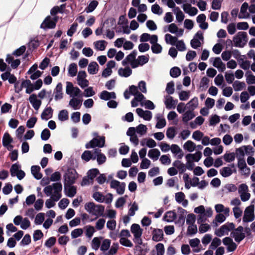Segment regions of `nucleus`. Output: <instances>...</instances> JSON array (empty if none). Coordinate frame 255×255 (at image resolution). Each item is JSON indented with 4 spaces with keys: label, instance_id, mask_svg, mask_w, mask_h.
<instances>
[{
    "label": "nucleus",
    "instance_id": "obj_60",
    "mask_svg": "<svg viewBox=\"0 0 255 255\" xmlns=\"http://www.w3.org/2000/svg\"><path fill=\"white\" fill-rule=\"evenodd\" d=\"M45 219V214L44 213H39L35 218L34 223L35 225H41Z\"/></svg>",
    "mask_w": 255,
    "mask_h": 255
},
{
    "label": "nucleus",
    "instance_id": "obj_22",
    "mask_svg": "<svg viewBox=\"0 0 255 255\" xmlns=\"http://www.w3.org/2000/svg\"><path fill=\"white\" fill-rule=\"evenodd\" d=\"M152 240L155 242H159L163 239V232L160 229H153L152 233Z\"/></svg>",
    "mask_w": 255,
    "mask_h": 255
},
{
    "label": "nucleus",
    "instance_id": "obj_48",
    "mask_svg": "<svg viewBox=\"0 0 255 255\" xmlns=\"http://www.w3.org/2000/svg\"><path fill=\"white\" fill-rule=\"evenodd\" d=\"M173 11L176 15V18L177 21L179 22H181L184 18V15L183 12L178 7H175L174 9H173Z\"/></svg>",
    "mask_w": 255,
    "mask_h": 255
},
{
    "label": "nucleus",
    "instance_id": "obj_50",
    "mask_svg": "<svg viewBox=\"0 0 255 255\" xmlns=\"http://www.w3.org/2000/svg\"><path fill=\"white\" fill-rule=\"evenodd\" d=\"M185 157L189 158L193 161L198 162L202 157V153L200 151H197L194 154L189 153L186 155Z\"/></svg>",
    "mask_w": 255,
    "mask_h": 255
},
{
    "label": "nucleus",
    "instance_id": "obj_34",
    "mask_svg": "<svg viewBox=\"0 0 255 255\" xmlns=\"http://www.w3.org/2000/svg\"><path fill=\"white\" fill-rule=\"evenodd\" d=\"M100 98L104 100L107 101L111 99L116 98V95L115 92H109L107 91H103L100 95Z\"/></svg>",
    "mask_w": 255,
    "mask_h": 255
},
{
    "label": "nucleus",
    "instance_id": "obj_24",
    "mask_svg": "<svg viewBox=\"0 0 255 255\" xmlns=\"http://www.w3.org/2000/svg\"><path fill=\"white\" fill-rule=\"evenodd\" d=\"M136 112L139 117L143 118L144 120L150 121L152 118V113L149 111H143L141 108H137Z\"/></svg>",
    "mask_w": 255,
    "mask_h": 255
},
{
    "label": "nucleus",
    "instance_id": "obj_30",
    "mask_svg": "<svg viewBox=\"0 0 255 255\" xmlns=\"http://www.w3.org/2000/svg\"><path fill=\"white\" fill-rule=\"evenodd\" d=\"M82 100L77 98H72L70 99L69 105L74 110H79L82 106Z\"/></svg>",
    "mask_w": 255,
    "mask_h": 255
},
{
    "label": "nucleus",
    "instance_id": "obj_53",
    "mask_svg": "<svg viewBox=\"0 0 255 255\" xmlns=\"http://www.w3.org/2000/svg\"><path fill=\"white\" fill-rule=\"evenodd\" d=\"M85 234L87 238H91L96 232V229L91 225L86 226L84 228Z\"/></svg>",
    "mask_w": 255,
    "mask_h": 255
},
{
    "label": "nucleus",
    "instance_id": "obj_33",
    "mask_svg": "<svg viewBox=\"0 0 255 255\" xmlns=\"http://www.w3.org/2000/svg\"><path fill=\"white\" fill-rule=\"evenodd\" d=\"M111 241L108 239L103 238L100 250L104 253H106L110 249Z\"/></svg>",
    "mask_w": 255,
    "mask_h": 255
},
{
    "label": "nucleus",
    "instance_id": "obj_19",
    "mask_svg": "<svg viewBox=\"0 0 255 255\" xmlns=\"http://www.w3.org/2000/svg\"><path fill=\"white\" fill-rule=\"evenodd\" d=\"M127 134L130 137L129 140L131 142L136 146L138 144L139 139L136 133L134 132V127H130L127 131Z\"/></svg>",
    "mask_w": 255,
    "mask_h": 255
},
{
    "label": "nucleus",
    "instance_id": "obj_52",
    "mask_svg": "<svg viewBox=\"0 0 255 255\" xmlns=\"http://www.w3.org/2000/svg\"><path fill=\"white\" fill-rule=\"evenodd\" d=\"M81 158L85 161L88 162L90 159L95 160L96 157L93 156L91 151L86 150L82 153Z\"/></svg>",
    "mask_w": 255,
    "mask_h": 255
},
{
    "label": "nucleus",
    "instance_id": "obj_14",
    "mask_svg": "<svg viewBox=\"0 0 255 255\" xmlns=\"http://www.w3.org/2000/svg\"><path fill=\"white\" fill-rule=\"evenodd\" d=\"M126 186L125 182H120L116 180H113L110 182V187L116 190L117 194L119 195H122L124 193Z\"/></svg>",
    "mask_w": 255,
    "mask_h": 255
},
{
    "label": "nucleus",
    "instance_id": "obj_49",
    "mask_svg": "<svg viewBox=\"0 0 255 255\" xmlns=\"http://www.w3.org/2000/svg\"><path fill=\"white\" fill-rule=\"evenodd\" d=\"M195 115L193 111L188 110L182 116V121L184 123H187L195 117Z\"/></svg>",
    "mask_w": 255,
    "mask_h": 255
},
{
    "label": "nucleus",
    "instance_id": "obj_42",
    "mask_svg": "<svg viewBox=\"0 0 255 255\" xmlns=\"http://www.w3.org/2000/svg\"><path fill=\"white\" fill-rule=\"evenodd\" d=\"M134 132L137 133L140 136L145 134L147 130L146 126L143 124H139L136 127H134Z\"/></svg>",
    "mask_w": 255,
    "mask_h": 255
},
{
    "label": "nucleus",
    "instance_id": "obj_37",
    "mask_svg": "<svg viewBox=\"0 0 255 255\" xmlns=\"http://www.w3.org/2000/svg\"><path fill=\"white\" fill-rule=\"evenodd\" d=\"M176 218V213L174 211L167 212L163 217V220L167 222H172Z\"/></svg>",
    "mask_w": 255,
    "mask_h": 255
},
{
    "label": "nucleus",
    "instance_id": "obj_9",
    "mask_svg": "<svg viewBox=\"0 0 255 255\" xmlns=\"http://www.w3.org/2000/svg\"><path fill=\"white\" fill-rule=\"evenodd\" d=\"M66 93L70 97L74 98L79 96L81 93V91L78 87H74L71 82H67Z\"/></svg>",
    "mask_w": 255,
    "mask_h": 255
},
{
    "label": "nucleus",
    "instance_id": "obj_38",
    "mask_svg": "<svg viewBox=\"0 0 255 255\" xmlns=\"http://www.w3.org/2000/svg\"><path fill=\"white\" fill-rule=\"evenodd\" d=\"M23 85L24 88L26 89L25 93L26 94H30L35 90L33 84L29 80H23Z\"/></svg>",
    "mask_w": 255,
    "mask_h": 255
},
{
    "label": "nucleus",
    "instance_id": "obj_13",
    "mask_svg": "<svg viewBox=\"0 0 255 255\" xmlns=\"http://www.w3.org/2000/svg\"><path fill=\"white\" fill-rule=\"evenodd\" d=\"M57 20V16H55L54 17H51L48 16L41 23L40 27L43 29L54 28L56 26Z\"/></svg>",
    "mask_w": 255,
    "mask_h": 255
},
{
    "label": "nucleus",
    "instance_id": "obj_23",
    "mask_svg": "<svg viewBox=\"0 0 255 255\" xmlns=\"http://www.w3.org/2000/svg\"><path fill=\"white\" fill-rule=\"evenodd\" d=\"M175 201L179 204H181L184 207H186L188 205V201L185 199V195L184 193L179 192L175 194Z\"/></svg>",
    "mask_w": 255,
    "mask_h": 255
},
{
    "label": "nucleus",
    "instance_id": "obj_58",
    "mask_svg": "<svg viewBox=\"0 0 255 255\" xmlns=\"http://www.w3.org/2000/svg\"><path fill=\"white\" fill-rule=\"evenodd\" d=\"M233 87L235 91L242 90L245 87V83L239 81H236L233 84Z\"/></svg>",
    "mask_w": 255,
    "mask_h": 255
},
{
    "label": "nucleus",
    "instance_id": "obj_63",
    "mask_svg": "<svg viewBox=\"0 0 255 255\" xmlns=\"http://www.w3.org/2000/svg\"><path fill=\"white\" fill-rule=\"evenodd\" d=\"M77 73V66L75 63L70 64L68 68V73L71 77H74Z\"/></svg>",
    "mask_w": 255,
    "mask_h": 255
},
{
    "label": "nucleus",
    "instance_id": "obj_21",
    "mask_svg": "<svg viewBox=\"0 0 255 255\" xmlns=\"http://www.w3.org/2000/svg\"><path fill=\"white\" fill-rule=\"evenodd\" d=\"M213 214V211L210 208H207L206 211L198 216V223H202L205 222L207 218L211 217Z\"/></svg>",
    "mask_w": 255,
    "mask_h": 255
},
{
    "label": "nucleus",
    "instance_id": "obj_59",
    "mask_svg": "<svg viewBox=\"0 0 255 255\" xmlns=\"http://www.w3.org/2000/svg\"><path fill=\"white\" fill-rule=\"evenodd\" d=\"M225 79L228 84H232L235 80V76L233 71H229L225 73Z\"/></svg>",
    "mask_w": 255,
    "mask_h": 255
},
{
    "label": "nucleus",
    "instance_id": "obj_16",
    "mask_svg": "<svg viewBox=\"0 0 255 255\" xmlns=\"http://www.w3.org/2000/svg\"><path fill=\"white\" fill-rule=\"evenodd\" d=\"M28 101L32 107L36 111L38 110L42 104L41 100L38 99L37 96L35 94H31L29 97Z\"/></svg>",
    "mask_w": 255,
    "mask_h": 255
},
{
    "label": "nucleus",
    "instance_id": "obj_4",
    "mask_svg": "<svg viewBox=\"0 0 255 255\" xmlns=\"http://www.w3.org/2000/svg\"><path fill=\"white\" fill-rule=\"evenodd\" d=\"M130 231L134 237V241L138 244H141L142 240L141 237L142 234L143 230L140 226L137 224H133L130 227Z\"/></svg>",
    "mask_w": 255,
    "mask_h": 255
},
{
    "label": "nucleus",
    "instance_id": "obj_55",
    "mask_svg": "<svg viewBox=\"0 0 255 255\" xmlns=\"http://www.w3.org/2000/svg\"><path fill=\"white\" fill-rule=\"evenodd\" d=\"M58 119L61 122L66 121L69 119L68 112L66 110H62L59 112Z\"/></svg>",
    "mask_w": 255,
    "mask_h": 255
},
{
    "label": "nucleus",
    "instance_id": "obj_56",
    "mask_svg": "<svg viewBox=\"0 0 255 255\" xmlns=\"http://www.w3.org/2000/svg\"><path fill=\"white\" fill-rule=\"evenodd\" d=\"M248 4L246 2H244L241 7L240 13L239 15L240 18H244L248 15L247 9L248 8Z\"/></svg>",
    "mask_w": 255,
    "mask_h": 255
},
{
    "label": "nucleus",
    "instance_id": "obj_62",
    "mask_svg": "<svg viewBox=\"0 0 255 255\" xmlns=\"http://www.w3.org/2000/svg\"><path fill=\"white\" fill-rule=\"evenodd\" d=\"M106 43L105 40H99L94 42V45L97 49L103 51L106 48Z\"/></svg>",
    "mask_w": 255,
    "mask_h": 255
},
{
    "label": "nucleus",
    "instance_id": "obj_25",
    "mask_svg": "<svg viewBox=\"0 0 255 255\" xmlns=\"http://www.w3.org/2000/svg\"><path fill=\"white\" fill-rule=\"evenodd\" d=\"M223 243L224 245L227 246V250L229 252H233L237 248V245L229 237L225 238L223 240Z\"/></svg>",
    "mask_w": 255,
    "mask_h": 255
},
{
    "label": "nucleus",
    "instance_id": "obj_7",
    "mask_svg": "<svg viewBox=\"0 0 255 255\" xmlns=\"http://www.w3.org/2000/svg\"><path fill=\"white\" fill-rule=\"evenodd\" d=\"M77 178V174L74 169L70 168L67 170L64 175V184H73Z\"/></svg>",
    "mask_w": 255,
    "mask_h": 255
},
{
    "label": "nucleus",
    "instance_id": "obj_8",
    "mask_svg": "<svg viewBox=\"0 0 255 255\" xmlns=\"http://www.w3.org/2000/svg\"><path fill=\"white\" fill-rule=\"evenodd\" d=\"M238 192L242 201L246 202L250 199L251 194L249 193V187L247 184L244 183L240 184L238 188Z\"/></svg>",
    "mask_w": 255,
    "mask_h": 255
},
{
    "label": "nucleus",
    "instance_id": "obj_29",
    "mask_svg": "<svg viewBox=\"0 0 255 255\" xmlns=\"http://www.w3.org/2000/svg\"><path fill=\"white\" fill-rule=\"evenodd\" d=\"M62 84L61 83H58L54 90V98L56 101L59 100L63 98Z\"/></svg>",
    "mask_w": 255,
    "mask_h": 255
},
{
    "label": "nucleus",
    "instance_id": "obj_36",
    "mask_svg": "<svg viewBox=\"0 0 255 255\" xmlns=\"http://www.w3.org/2000/svg\"><path fill=\"white\" fill-rule=\"evenodd\" d=\"M40 167L38 165H33L31 167V172L32 175L36 179H40L42 177V174L40 172Z\"/></svg>",
    "mask_w": 255,
    "mask_h": 255
},
{
    "label": "nucleus",
    "instance_id": "obj_5",
    "mask_svg": "<svg viewBox=\"0 0 255 255\" xmlns=\"http://www.w3.org/2000/svg\"><path fill=\"white\" fill-rule=\"evenodd\" d=\"M234 228L235 225L233 223H227L217 230L215 234L216 236L221 237L228 235L229 232L233 230Z\"/></svg>",
    "mask_w": 255,
    "mask_h": 255
},
{
    "label": "nucleus",
    "instance_id": "obj_15",
    "mask_svg": "<svg viewBox=\"0 0 255 255\" xmlns=\"http://www.w3.org/2000/svg\"><path fill=\"white\" fill-rule=\"evenodd\" d=\"M87 74L84 71H80L77 75L78 84L82 88H84L89 85V81L86 79Z\"/></svg>",
    "mask_w": 255,
    "mask_h": 255
},
{
    "label": "nucleus",
    "instance_id": "obj_39",
    "mask_svg": "<svg viewBox=\"0 0 255 255\" xmlns=\"http://www.w3.org/2000/svg\"><path fill=\"white\" fill-rule=\"evenodd\" d=\"M198 105L199 102L198 98L194 97L186 104V108L189 110L193 111L198 107Z\"/></svg>",
    "mask_w": 255,
    "mask_h": 255
},
{
    "label": "nucleus",
    "instance_id": "obj_20",
    "mask_svg": "<svg viewBox=\"0 0 255 255\" xmlns=\"http://www.w3.org/2000/svg\"><path fill=\"white\" fill-rule=\"evenodd\" d=\"M253 150V147L251 146H243L236 150V154L237 158H244L245 153H248L250 151Z\"/></svg>",
    "mask_w": 255,
    "mask_h": 255
},
{
    "label": "nucleus",
    "instance_id": "obj_10",
    "mask_svg": "<svg viewBox=\"0 0 255 255\" xmlns=\"http://www.w3.org/2000/svg\"><path fill=\"white\" fill-rule=\"evenodd\" d=\"M14 224L16 225L20 226V228L23 230H26L30 226V222L27 218H23L20 215L16 216L13 219Z\"/></svg>",
    "mask_w": 255,
    "mask_h": 255
},
{
    "label": "nucleus",
    "instance_id": "obj_31",
    "mask_svg": "<svg viewBox=\"0 0 255 255\" xmlns=\"http://www.w3.org/2000/svg\"><path fill=\"white\" fill-rule=\"evenodd\" d=\"M103 238L102 237H94L92 239L91 243V246L93 250L98 251L100 249Z\"/></svg>",
    "mask_w": 255,
    "mask_h": 255
},
{
    "label": "nucleus",
    "instance_id": "obj_11",
    "mask_svg": "<svg viewBox=\"0 0 255 255\" xmlns=\"http://www.w3.org/2000/svg\"><path fill=\"white\" fill-rule=\"evenodd\" d=\"M137 55V52L135 50L132 51L129 55H128L126 58L122 61L123 66H127L130 64L132 68L137 67V65L135 64L136 58L135 57Z\"/></svg>",
    "mask_w": 255,
    "mask_h": 255
},
{
    "label": "nucleus",
    "instance_id": "obj_6",
    "mask_svg": "<svg viewBox=\"0 0 255 255\" xmlns=\"http://www.w3.org/2000/svg\"><path fill=\"white\" fill-rule=\"evenodd\" d=\"M105 137L104 136L99 138L94 137L87 143L85 146L86 148H94L95 147H103L105 146Z\"/></svg>",
    "mask_w": 255,
    "mask_h": 255
},
{
    "label": "nucleus",
    "instance_id": "obj_35",
    "mask_svg": "<svg viewBox=\"0 0 255 255\" xmlns=\"http://www.w3.org/2000/svg\"><path fill=\"white\" fill-rule=\"evenodd\" d=\"M53 109L50 107L45 108L41 115V119L47 121L51 118L53 115Z\"/></svg>",
    "mask_w": 255,
    "mask_h": 255
},
{
    "label": "nucleus",
    "instance_id": "obj_40",
    "mask_svg": "<svg viewBox=\"0 0 255 255\" xmlns=\"http://www.w3.org/2000/svg\"><path fill=\"white\" fill-rule=\"evenodd\" d=\"M6 62L10 64L11 67L13 69L16 68L20 64V61L19 59L14 60L13 58L10 55H7L6 58Z\"/></svg>",
    "mask_w": 255,
    "mask_h": 255
},
{
    "label": "nucleus",
    "instance_id": "obj_51",
    "mask_svg": "<svg viewBox=\"0 0 255 255\" xmlns=\"http://www.w3.org/2000/svg\"><path fill=\"white\" fill-rule=\"evenodd\" d=\"M173 165L178 169L180 173L184 172L186 170L185 164L179 160L174 161Z\"/></svg>",
    "mask_w": 255,
    "mask_h": 255
},
{
    "label": "nucleus",
    "instance_id": "obj_28",
    "mask_svg": "<svg viewBox=\"0 0 255 255\" xmlns=\"http://www.w3.org/2000/svg\"><path fill=\"white\" fill-rule=\"evenodd\" d=\"M72 184H64V190L66 196L69 197H74L76 194V188L71 186Z\"/></svg>",
    "mask_w": 255,
    "mask_h": 255
},
{
    "label": "nucleus",
    "instance_id": "obj_17",
    "mask_svg": "<svg viewBox=\"0 0 255 255\" xmlns=\"http://www.w3.org/2000/svg\"><path fill=\"white\" fill-rule=\"evenodd\" d=\"M13 142V139L8 132H5L2 137V145L6 147L7 150H11L13 146L11 144Z\"/></svg>",
    "mask_w": 255,
    "mask_h": 255
},
{
    "label": "nucleus",
    "instance_id": "obj_61",
    "mask_svg": "<svg viewBox=\"0 0 255 255\" xmlns=\"http://www.w3.org/2000/svg\"><path fill=\"white\" fill-rule=\"evenodd\" d=\"M105 223V219L103 218H100L96 221L95 223V228L96 229V230H97L98 231L102 230L104 229Z\"/></svg>",
    "mask_w": 255,
    "mask_h": 255
},
{
    "label": "nucleus",
    "instance_id": "obj_45",
    "mask_svg": "<svg viewBox=\"0 0 255 255\" xmlns=\"http://www.w3.org/2000/svg\"><path fill=\"white\" fill-rule=\"evenodd\" d=\"M149 57L148 55L138 56L136 59V63H135V64L137 65V67L139 66H142L144 64L147 63L149 61Z\"/></svg>",
    "mask_w": 255,
    "mask_h": 255
},
{
    "label": "nucleus",
    "instance_id": "obj_12",
    "mask_svg": "<svg viewBox=\"0 0 255 255\" xmlns=\"http://www.w3.org/2000/svg\"><path fill=\"white\" fill-rule=\"evenodd\" d=\"M254 209L255 206L254 205H251L245 209L243 218L244 222H252L255 219Z\"/></svg>",
    "mask_w": 255,
    "mask_h": 255
},
{
    "label": "nucleus",
    "instance_id": "obj_41",
    "mask_svg": "<svg viewBox=\"0 0 255 255\" xmlns=\"http://www.w3.org/2000/svg\"><path fill=\"white\" fill-rule=\"evenodd\" d=\"M132 74V70L127 66L125 68H120L118 70V74L124 77H128Z\"/></svg>",
    "mask_w": 255,
    "mask_h": 255
},
{
    "label": "nucleus",
    "instance_id": "obj_47",
    "mask_svg": "<svg viewBox=\"0 0 255 255\" xmlns=\"http://www.w3.org/2000/svg\"><path fill=\"white\" fill-rule=\"evenodd\" d=\"M231 236L236 242H240L245 238V234L244 232H239L234 230L231 233Z\"/></svg>",
    "mask_w": 255,
    "mask_h": 255
},
{
    "label": "nucleus",
    "instance_id": "obj_27",
    "mask_svg": "<svg viewBox=\"0 0 255 255\" xmlns=\"http://www.w3.org/2000/svg\"><path fill=\"white\" fill-rule=\"evenodd\" d=\"M178 101L174 100L170 96H166L165 97L164 104L168 109H174L177 104Z\"/></svg>",
    "mask_w": 255,
    "mask_h": 255
},
{
    "label": "nucleus",
    "instance_id": "obj_18",
    "mask_svg": "<svg viewBox=\"0 0 255 255\" xmlns=\"http://www.w3.org/2000/svg\"><path fill=\"white\" fill-rule=\"evenodd\" d=\"M210 61L212 62L213 66L217 68L219 71L223 72L225 70L226 65L220 57L211 58Z\"/></svg>",
    "mask_w": 255,
    "mask_h": 255
},
{
    "label": "nucleus",
    "instance_id": "obj_54",
    "mask_svg": "<svg viewBox=\"0 0 255 255\" xmlns=\"http://www.w3.org/2000/svg\"><path fill=\"white\" fill-rule=\"evenodd\" d=\"M177 39L176 36H173L170 34H166L165 35V40L167 44L174 45Z\"/></svg>",
    "mask_w": 255,
    "mask_h": 255
},
{
    "label": "nucleus",
    "instance_id": "obj_44",
    "mask_svg": "<svg viewBox=\"0 0 255 255\" xmlns=\"http://www.w3.org/2000/svg\"><path fill=\"white\" fill-rule=\"evenodd\" d=\"M99 65L96 62H91L88 67V71L90 74H96L99 71Z\"/></svg>",
    "mask_w": 255,
    "mask_h": 255
},
{
    "label": "nucleus",
    "instance_id": "obj_26",
    "mask_svg": "<svg viewBox=\"0 0 255 255\" xmlns=\"http://www.w3.org/2000/svg\"><path fill=\"white\" fill-rule=\"evenodd\" d=\"M170 150L174 156L178 159H180L184 156V153L182 150L177 144H172Z\"/></svg>",
    "mask_w": 255,
    "mask_h": 255
},
{
    "label": "nucleus",
    "instance_id": "obj_46",
    "mask_svg": "<svg viewBox=\"0 0 255 255\" xmlns=\"http://www.w3.org/2000/svg\"><path fill=\"white\" fill-rule=\"evenodd\" d=\"M195 143L191 140H187L183 145V148L189 152H192L196 149Z\"/></svg>",
    "mask_w": 255,
    "mask_h": 255
},
{
    "label": "nucleus",
    "instance_id": "obj_3",
    "mask_svg": "<svg viewBox=\"0 0 255 255\" xmlns=\"http://www.w3.org/2000/svg\"><path fill=\"white\" fill-rule=\"evenodd\" d=\"M234 45L238 47H243L248 41L247 34L246 32H239L233 38Z\"/></svg>",
    "mask_w": 255,
    "mask_h": 255
},
{
    "label": "nucleus",
    "instance_id": "obj_2",
    "mask_svg": "<svg viewBox=\"0 0 255 255\" xmlns=\"http://www.w3.org/2000/svg\"><path fill=\"white\" fill-rule=\"evenodd\" d=\"M85 209L89 214L95 216L96 218H97L103 216L105 207L102 205L96 204L93 202H90L85 204Z\"/></svg>",
    "mask_w": 255,
    "mask_h": 255
},
{
    "label": "nucleus",
    "instance_id": "obj_57",
    "mask_svg": "<svg viewBox=\"0 0 255 255\" xmlns=\"http://www.w3.org/2000/svg\"><path fill=\"white\" fill-rule=\"evenodd\" d=\"M220 174L224 177H227L233 173L232 169L230 167H224L220 170Z\"/></svg>",
    "mask_w": 255,
    "mask_h": 255
},
{
    "label": "nucleus",
    "instance_id": "obj_43",
    "mask_svg": "<svg viewBox=\"0 0 255 255\" xmlns=\"http://www.w3.org/2000/svg\"><path fill=\"white\" fill-rule=\"evenodd\" d=\"M160 155L159 150L157 148H153L148 151V156L153 161L157 160Z\"/></svg>",
    "mask_w": 255,
    "mask_h": 255
},
{
    "label": "nucleus",
    "instance_id": "obj_64",
    "mask_svg": "<svg viewBox=\"0 0 255 255\" xmlns=\"http://www.w3.org/2000/svg\"><path fill=\"white\" fill-rule=\"evenodd\" d=\"M119 245L117 243H114L110 248V249L105 254V255H115L118 251Z\"/></svg>",
    "mask_w": 255,
    "mask_h": 255
},
{
    "label": "nucleus",
    "instance_id": "obj_1",
    "mask_svg": "<svg viewBox=\"0 0 255 255\" xmlns=\"http://www.w3.org/2000/svg\"><path fill=\"white\" fill-rule=\"evenodd\" d=\"M62 185L60 182H56L46 186L43 192L47 196H50L54 201H58L62 197Z\"/></svg>",
    "mask_w": 255,
    "mask_h": 255
},
{
    "label": "nucleus",
    "instance_id": "obj_32",
    "mask_svg": "<svg viewBox=\"0 0 255 255\" xmlns=\"http://www.w3.org/2000/svg\"><path fill=\"white\" fill-rule=\"evenodd\" d=\"M168 31L173 34H176L178 36H181L183 35L184 30L179 29L175 23H171L168 26Z\"/></svg>",
    "mask_w": 255,
    "mask_h": 255
}]
</instances>
